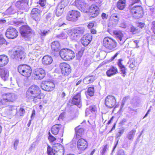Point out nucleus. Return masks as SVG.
<instances>
[{
	"mask_svg": "<svg viewBox=\"0 0 155 155\" xmlns=\"http://www.w3.org/2000/svg\"><path fill=\"white\" fill-rule=\"evenodd\" d=\"M41 91L39 87L35 85L31 86L26 93V98L32 100L35 103L40 101L41 99Z\"/></svg>",
	"mask_w": 155,
	"mask_h": 155,
	"instance_id": "nucleus-1",
	"label": "nucleus"
},
{
	"mask_svg": "<svg viewBox=\"0 0 155 155\" xmlns=\"http://www.w3.org/2000/svg\"><path fill=\"white\" fill-rule=\"evenodd\" d=\"M2 105H7L8 103L14 102L16 99L15 94L12 93H5L2 94Z\"/></svg>",
	"mask_w": 155,
	"mask_h": 155,
	"instance_id": "nucleus-2",
	"label": "nucleus"
},
{
	"mask_svg": "<svg viewBox=\"0 0 155 155\" xmlns=\"http://www.w3.org/2000/svg\"><path fill=\"white\" fill-rule=\"evenodd\" d=\"M59 54L61 58L65 61L70 60L75 57L74 52L72 50L67 48L61 50Z\"/></svg>",
	"mask_w": 155,
	"mask_h": 155,
	"instance_id": "nucleus-3",
	"label": "nucleus"
},
{
	"mask_svg": "<svg viewBox=\"0 0 155 155\" xmlns=\"http://www.w3.org/2000/svg\"><path fill=\"white\" fill-rule=\"evenodd\" d=\"M130 11L133 17L138 19L142 17L143 13L142 7L140 6L130 7Z\"/></svg>",
	"mask_w": 155,
	"mask_h": 155,
	"instance_id": "nucleus-4",
	"label": "nucleus"
},
{
	"mask_svg": "<svg viewBox=\"0 0 155 155\" xmlns=\"http://www.w3.org/2000/svg\"><path fill=\"white\" fill-rule=\"evenodd\" d=\"M18 71L21 75L26 77L30 76L32 72L31 68L26 65H21L18 68Z\"/></svg>",
	"mask_w": 155,
	"mask_h": 155,
	"instance_id": "nucleus-5",
	"label": "nucleus"
},
{
	"mask_svg": "<svg viewBox=\"0 0 155 155\" xmlns=\"http://www.w3.org/2000/svg\"><path fill=\"white\" fill-rule=\"evenodd\" d=\"M103 45L106 48L111 51L116 47V42L110 38L106 37L103 39Z\"/></svg>",
	"mask_w": 155,
	"mask_h": 155,
	"instance_id": "nucleus-6",
	"label": "nucleus"
},
{
	"mask_svg": "<svg viewBox=\"0 0 155 155\" xmlns=\"http://www.w3.org/2000/svg\"><path fill=\"white\" fill-rule=\"evenodd\" d=\"M80 16V13L78 11L73 10L68 12L66 18L68 21H76Z\"/></svg>",
	"mask_w": 155,
	"mask_h": 155,
	"instance_id": "nucleus-7",
	"label": "nucleus"
},
{
	"mask_svg": "<svg viewBox=\"0 0 155 155\" xmlns=\"http://www.w3.org/2000/svg\"><path fill=\"white\" fill-rule=\"evenodd\" d=\"M51 132L54 135L58 134V138L63 136L64 128L61 124H56L53 126L51 128Z\"/></svg>",
	"mask_w": 155,
	"mask_h": 155,
	"instance_id": "nucleus-8",
	"label": "nucleus"
},
{
	"mask_svg": "<svg viewBox=\"0 0 155 155\" xmlns=\"http://www.w3.org/2000/svg\"><path fill=\"white\" fill-rule=\"evenodd\" d=\"M75 5L81 11L87 12L88 10L89 6L88 4L82 2L79 0H76L74 2Z\"/></svg>",
	"mask_w": 155,
	"mask_h": 155,
	"instance_id": "nucleus-9",
	"label": "nucleus"
},
{
	"mask_svg": "<svg viewBox=\"0 0 155 155\" xmlns=\"http://www.w3.org/2000/svg\"><path fill=\"white\" fill-rule=\"evenodd\" d=\"M41 87L43 90L47 91H51L54 89L55 84L52 82L45 81L41 84Z\"/></svg>",
	"mask_w": 155,
	"mask_h": 155,
	"instance_id": "nucleus-10",
	"label": "nucleus"
},
{
	"mask_svg": "<svg viewBox=\"0 0 155 155\" xmlns=\"http://www.w3.org/2000/svg\"><path fill=\"white\" fill-rule=\"evenodd\" d=\"M116 103V99L113 96L109 95L105 98V104L108 108L113 107L115 105Z\"/></svg>",
	"mask_w": 155,
	"mask_h": 155,
	"instance_id": "nucleus-11",
	"label": "nucleus"
},
{
	"mask_svg": "<svg viewBox=\"0 0 155 155\" xmlns=\"http://www.w3.org/2000/svg\"><path fill=\"white\" fill-rule=\"evenodd\" d=\"M33 78L36 80L42 79L45 75V70L42 68H38L35 69L33 73Z\"/></svg>",
	"mask_w": 155,
	"mask_h": 155,
	"instance_id": "nucleus-12",
	"label": "nucleus"
},
{
	"mask_svg": "<svg viewBox=\"0 0 155 155\" xmlns=\"http://www.w3.org/2000/svg\"><path fill=\"white\" fill-rule=\"evenodd\" d=\"M87 141L83 138L78 140L77 142V147L78 150L81 153L84 151L87 147Z\"/></svg>",
	"mask_w": 155,
	"mask_h": 155,
	"instance_id": "nucleus-13",
	"label": "nucleus"
},
{
	"mask_svg": "<svg viewBox=\"0 0 155 155\" xmlns=\"http://www.w3.org/2000/svg\"><path fill=\"white\" fill-rule=\"evenodd\" d=\"M18 35V32L14 28L10 27L8 28L5 32L6 37L9 39H12L16 38Z\"/></svg>",
	"mask_w": 155,
	"mask_h": 155,
	"instance_id": "nucleus-14",
	"label": "nucleus"
},
{
	"mask_svg": "<svg viewBox=\"0 0 155 155\" xmlns=\"http://www.w3.org/2000/svg\"><path fill=\"white\" fill-rule=\"evenodd\" d=\"M60 67L61 69L62 74L64 76H68L71 72V69L70 65L66 63H61L60 64Z\"/></svg>",
	"mask_w": 155,
	"mask_h": 155,
	"instance_id": "nucleus-15",
	"label": "nucleus"
},
{
	"mask_svg": "<svg viewBox=\"0 0 155 155\" xmlns=\"http://www.w3.org/2000/svg\"><path fill=\"white\" fill-rule=\"evenodd\" d=\"M20 32L23 37L27 38L31 33V29L28 25H23L20 27Z\"/></svg>",
	"mask_w": 155,
	"mask_h": 155,
	"instance_id": "nucleus-16",
	"label": "nucleus"
},
{
	"mask_svg": "<svg viewBox=\"0 0 155 155\" xmlns=\"http://www.w3.org/2000/svg\"><path fill=\"white\" fill-rule=\"evenodd\" d=\"M14 58L18 60L21 61L26 56L25 53L21 49H18L16 50L13 53Z\"/></svg>",
	"mask_w": 155,
	"mask_h": 155,
	"instance_id": "nucleus-17",
	"label": "nucleus"
},
{
	"mask_svg": "<svg viewBox=\"0 0 155 155\" xmlns=\"http://www.w3.org/2000/svg\"><path fill=\"white\" fill-rule=\"evenodd\" d=\"M89 12L93 18L96 17L99 12V9L98 7L95 5H92L89 8Z\"/></svg>",
	"mask_w": 155,
	"mask_h": 155,
	"instance_id": "nucleus-18",
	"label": "nucleus"
},
{
	"mask_svg": "<svg viewBox=\"0 0 155 155\" xmlns=\"http://www.w3.org/2000/svg\"><path fill=\"white\" fill-rule=\"evenodd\" d=\"M91 34H87L83 36L81 39L82 44L84 46H87L92 40Z\"/></svg>",
	"mask_w": 155,
	"mask_h": 155,
	"instance_id": "nucleus-19",
	"label": "nucleus"
},
{
	"mask_svg": "<svg viewBox=\"0 0 155 155\" xmlns=\"http://www.w3.org/2000/svg\"><path fill=\"white\" fill-rule=\"evenodd\" d=\"M113 33L118 40V41L119 42L120 44H122L124 42L125 40L124 38V35L121 31L119 30H114L113 31Z\"/></svg>",
	"mask_w": 155,
	"mask_h": 155,
	"instance_id": "nucleus-20",
	"label": "nucleus"
},
{
	"mask_svg": "<svg viewBox=\"0 0 155 155\" xmlns=\"http://www.w3.org/2000/svg\"><path fill=\"white\" fill-rule=\"evenodd\" d=\"M41 12L37 8H34L31 11V15L32 17L36 21L40 20V14Z\"/></svg>",
	"mask_w": 155,
	"mask_h": 155,
	"instance_id": "nucleus-21",
	"label": "nucleus"
},
{
	"mask_svg": "<svg viewBox=\"0 0 155 155\" xmlns=\"http://www.w3.org/2000/svg\"><path fill=\"white\" fill-rule=\"evenodd\" d=\"M97 111V108L94 105L91 106L87 108L86 110L85 114L86 116H88L91 113H92L94 114V117L96 116V113Z\"/></svg>",
	"mask_w": 155,
	"mask_h": 155,
	"instance_id": "nucleus-22",
	"label": "nucleus"
},
{
	"mask_svg": "<svg viewBox=\"0 0 155 155\" xmlns=\"http://www.w3.org/2000/svg\"><path fill=\"white\" fill-rule=\"evenodd\" d=\"M0 76L4 81L7 80L8 77V71L4 68H0Z\"/></svg>",
	"mask_w": 155,
	"mask_h": 155,
	"instance_id": "nucleus-23",
	"label": "nucleus"
},
{
	"mask_svg": "<svg viewBox=\"0 0 155 155\" xmlns=\"http://www.w3.org/2000/svg\"><path fill=\"white\" fill-rule=\"evenodd\" d=\"M81 93H79L73 97L72 100V103L77 106H79L81 104Z\"/></svg>",
	"mask_w": 155,
	"mask_h": 155,
	"instance_id": "nucleus-24",
	"label": "nucleus"
},
{
	"mask_svg": "<svg viewBox=\"0 0 155 155\" xmlns=\"http://www.w3.org/2000/svg\"><path fill=\"white\" fill-rule=\"evenodd\" d=\"M42 63L45 65L50 64L53 61L52 58L50 56L47 55L44 56L42 59Z\"/></svg>",
	"mask_w": 155,
	"mask_h": 155,
	"instance_id": "nucleus-25",
	"label": "nucleus"
},
{
	"mask_svg": "<svg viewBox=\"0 0 155 155\" xmlns=\"http://www.w3.org/2000/svg\"><path fill=\"white\" fill-rule=\"evenodd\" d=\"M118 72V70L117 68L114 66H112L107 71L106 74L108 77H111L114 75Z\"/></svg>",
	"mask_w": 155,
	"mask_h": 155,
	"instance_id": "nucleus-26",
	"label": "nucleus"
},
{
	"mask_svg": "<svg viewBox=\"0 0 155 155\" xmlns=\"http://www.w3.org/2000/svg\"><path fill=\"white\" fill-rule=\"evenodd\" d=\"M8 61L9 58L6 55H0V67L5 65L8 63Z\"/></svg>",
	"mask_w": 155,
	"mask_h": 155,
	"instance_id": "nucleus-27",
	"label": "nucleus"
},
{
	"mask_svg": "<svg viewBox=\"0 0 155 155\" xmlns=\"http://www.w3.org/2000/svg\"><path fill=\"white\" fill-rule=\"evenodd\" d=\"M122 59H118L117 64L119 67L121 73L123 74V76L124 77L126 74V69L124 66L122 64Z\"/></svg>",
	"mask_w": 155,
	"mask_h": 155,
	"instance_id": "nucleus-28",
	"label": "nucleus"
},
{
	"mask_svg": "<svg viewBox=\"0 0 155 155\" xmlns=\"http://www.w3.org/2000/svg\"><path fill=\"white\" fill-rule=\"evenodd\" d=\"M68 34L70 38L73 40H76L79 38V35H78L74 29L69 30Z\"/></svg>",
	"mask_w": 155,
	"mask_h": 155,
	"instance_id": "nucleus-29",
	"label": "nucleus"
},
{
	"mask_svg": "<svg viewBox=\"0 0 155 155\" xmlns=\"http://www.w3.org/2000/svg\"><path fill=\"white\" fill-rule=\"evenodd\" d=\"M52 49L55 51H58L61 48L59 42L57 41L53 42L51 44Z\"/></svg>",
	"mask_w": 155,
	"mask_h": 155,
	"instance_id": "nucleus-30",
	"label": "nucleus"
},
{
	"mask_svg": "<svg viewBox=\"0 0 155 155\" xmlns=\"http://www.w3.org/2000/svg\"><path fill=\"white\" fill-rule=\"evenodd\" d=\"M95 79V77L94 76H88L84 79L83 81L84 84H88L93 82Z\"/></svg>",
	"mask_w": 155,
	"mask_h": 155,
	"instance_id": "nucleus-31",
	"label": "nucleus"
},
{
	"mask_svg": "<svg viewBox=\"0 0 155 155\" xmlns=\"http://www.w3.org/2000/svg\"><path fill=\"white\" fill-rule=\"evenodd\" d=\"M26 3L25 0H21L17 2L15 5L17 7L22 9L25 8Z\"/></svg>",
	"mask_w": 155,
	"mask_h": 155,
	"instance_id": "nucleus-32",
	"label": "nucleus"
},
{
	"mask_svg": "<svg viewBox=\"0 0 155 155\" xmlns=\"http://www.w3.org/2000/svg\"><path fill=\"white\" fill-rule=\"evenodd\" d=\"M125 6L126 0H119L117 2V8L120 10L124 9Z\"/></svg>",
	"mask_w": 155,
	"mask_h": 155,
	"instance_id": "nucleus-33",
	"label": "nucleus"
},
{
	"mask_svg": "<svg viewBox=\"0 0 155 155\" xmlns=\"http://www.w3.org/2000/svg\"><path fill=\"white\" fill-rule=\"evenodd\" d=\"M76 137L79 138L81 137L83 133L84 130L82 128H79L78 127H76L75 129Z\"/></svg>",
	"mask_w": 155,
	"mask_h": 155,
	"instance_id": "nucleus-34",
	"label": "nucleus"
},
{
	"mask_svg": "<svg viewBox=\"0 0 155 155\" xmlns=\"http://www.w3.org/2000/svg\"><path fill=\"white\" fill-rule=\"evenodd\" d=\"M64 8L60 5H58L56 7L55 13L56 15L58 17L61 16L63 12Z\"/></svg>",
	"mask_w": 155,
	"mask_h": 155,
	"instance_id": "nucleus-35",
	"label": "nucleus"
},
{
	"mask_svg": "<svg viewBox=\"0 0 155 155\" xmlns=\"http://www.w3.org/2000/svg\"><path fill=\"white\" fill-rule=\"evenodd\" d=\"M136 133V130L133 129L128 133L127 134V137L129 140H132L134 138Z\"/></svg>",
	"mask_w": 155,
	"mask_h": 155,
	"instance_id": "nucleus-36",
	"label": "nucleus"
},
{
	"mask_svg": "<svg viewBox=\"0 0 155 155\" xmlns=\"http://www.w3.org/2000/svg\"><path fill=\"white\" fill-rule=\"evenodd\" d=\"M78 35H79V37L84 34L85 29L83 27H79L74 29Z\"/></svg>",
	"mask_w": 155,
	"mask_h": 155,
	"instance_id": "nucleus-37",
	"label": "nucleus"
},
{
	"mask_svg": "<svg viewBox=\"0 0 155 155\" xmlns=\"http://www.w3.org/2000/svg\"><path fill=\"white\" fill-rule=\"evenodd\" d=\"M128 63L129 64V68L131 69H133L136 67L137 63L136 62L134 59L132 58L130 60ZM134 69H133V70Z\"/></svg>",
	"mask_w": 155,
	"mask_h": 155,
	"instance_id": "nucleus-38",
	"label": "nucleus"
},
{
	"mask_svg": "<svg viewBox=\"0 0 155 155\" xmlns=\"http://www.w3.org/2000/svg\"><path fill=\"white\" fill-rule=\"evenodd\" d=\"M16 12V11L15 10L13 9L12 7H10L6 11L5 14L6 15H8L14 14Z\"/></svg>",
	"mask_w": 155,
	"mask_h": 155,
	"instance_id": "nucleus-39",
	"label": "nucleus"
},
{
	"mask_svg": "<svg viewBox=\"0 0 155 155\" xmlns=\"http://www.w3.org/2000/svg\"><path fill=\"white\" fill-rule=\"evenodd\" d=\"M140 31V30L138 28H135L133 25H131L130 28V32L134 34L138 33Z\"/></svg>",
	"mask_w": 155,
	"mask_h": 155,
	"instance_id": "nucleus-40",
	"label": "nucleus"
},
{
	"mask_svg": "<svg viewBox=\"0 0 155 155\" xmlns=\"http://www.w3.org/2000/svg\"><path fill=\"white\" fill-rule=\"evenodd\" d=\"M94 93V89L93 87H90L88 88L86 95H88L90 96H93Z\"/></svg>",
	"mask_w": 155,
	"mask_h": 155,
	"instance_id": "nucleus-41",
	"label": "nucleus"
},
{
	"mask_svg": "<svg viewBox=\"0 0 155 155\" xmlns=\"http://www.w3.org/2000/svg\"><path fill=\"white\" fill-rule=\"evenodd\" d=\"M45 17L47 20L51 21L53 20L54 17V15L51 13H48L45 15Z\"/></svg>",
	"mask_w": 155,
	"mask_h": 155,
	"instance_id": "nucleus-42",
	"label": "nucleus"
},
{
	"mask_svg": "<svg viewBox=\"0 0 155 155\" xmlns=\"http://www.w3.org/2000/svg\"><path fill=\"white\" fill-rule=\"evenodd\" d=\"M41 49V48L38 45H36V46H35V48L33 49V52H37V54L39 55L41 54V52H40Z\"/></svg>",
	"mask_w": 155,
	"mask_h": 155,
	"instance_id": "nucleus-43",
	"label": "nucleus"
},
{
	"mask_svg": "<svg viewBox=\"0 0 155 155\" xmlns=\"http://www.w3.org/2000/svg\"><path fill=\"white\" fill-rule=\"evenodd\" d=\"M17 83L19 87H21L24 84V81L22 78L18 77L16 79Z\"/></svg>",
	"mask_w": 155,
	"mask_h": 155,
	"instance_id": "nucleus-44",
	"label": "nucleus"
},
{
	"mask_svg": "<svg viewBox=\"0 0 155 155\" xmlns=\"http://www.w3.org/2000/svg\"><path fill=\"white\" fill-rule=\"evenodd\" d=\"M108 148L109 146L107 145H106L104 146L102 150L100 151V155H105V153L107 150H108Z\"/></svg>",
	"mask_w": 155,
	"mask_h": 155,
	"instance_id": "nucleus-45",
	"label": "nucleus"
},
{
	"mask_svg": "<svg viewBox=\"0 0 155 155\" xmlns=\"http://www.w3.org/2000/svg\"><path fill=\"white\" fill-rule=\"evenodd\" d=\"M68 0H63L58 5H60L61 6H62L63 8H64L68 4Z\"/></svg>",
	"mask_w": 155,
	"mask_h": 155,
	"instance_id": "nucleus-46",
	"label": "nucleus"
},
{
	"mask_svg": "<svg viewBox=\"0 0 155 155\" xmlns=\"http://www.w3.org/2000/svg\"><path fill=\"white\" fill-rule=\"evenodd\" d=\"M56 37L60 39H64L66 38L67 35L61 32L60 34L57 35Z\"/></svg>",
	"mask_w": 155,
	"mask_h": 155,
	"instance_id": "nucleus-47",
	"label": "nucleus"
},
{
	"mask_svg": "<svg viewBox=\"0 0 155 155\" xmlns=\"http://www.w3.org/2000/svg\"><path fill=\"white\" fill-rule=\"evenodd\" d=\"M49 33V30H40L39 34L41 35L45 36L48 35Z\"/></svg>",
	"mask_w": 155,
	"mask_h": 155,
	"instance_id": "nucleus-48",
	"label": "nucleus"
},
{
	"mask_svg": "<svg viewBox=\"0 0 155 155\" xmlns=\"http://www.w3.org/2000/svg\"><path fill=\"white\" fill-rule=\"evenodd\" d=\"M5 44L7 45L8 43L2 36H0V45H2Z\"/></svg>",
	"mask_w": 155,
	"mask_h": 155,
	"instance_id": "nucleus-49",
	"label": "nucleus"
},
{
	"mask_svg": "<svg viewBox=\"0 0 155 155\" xmlns=\"http://www.w3.org/2000/svg\"><path fill=\"white\" fill-rule=\"evenodd\" d=\"M8 109L10 112H11V111L15 110L16 109V107L15 106L11 105L8 106Z\"/></svg>",
	"mask_w": 155,
	"mask_h": 155,
	"instance_id": "nucleus-50",
	"label": "nucleus"
},
{
	"mask_svg": "<svg viewBox=\"0 0 155 155\" xmlns=\"http://www.w3.org/2000/svg\"><path fill=\"white\" fill-rule=\"evenodd\" d=\"M49 134L48 139L51 142H53L56 140V138L53 136L50 132L49 133Z\"/></svg>",
	"mask_w": 155,
	"mask_h": 155,
	"instance_id": "nucleus-51",
	"label": "nucleus"
},
{
	"mask_svg": "<svg viewBox=\"0 0 155 155\" xmlns=\"http://www.w3.org/2000/svg\"><path fill=\"white\" fill-rule=\"evenodd\" d=\"M19 143V140L18 139L15 140L14 143V148L16 150L17 148L18 144Z\"/></svg>",
	"mask_w": 155,
	"mask_h": 155,
	"instance_id": "nucleus-52",
	"label": "nucleus"
},
{
	"mask_svg": "<svg viewBox=\"0 0 155 155\" xmlns=\"http://www.w3.org/2000/svg\"><path fill=\"white\" fill-rule=\"evenodd\" d=\"M152 26L151 28V30L155 34V21H153L152 22Z\"/></svg>",
	"mask_w": 155,
	"mask_h": 155,
	"instance_id": "nucleus-53",
	"label": "nucleus"
},
{
	"mask_svg": "<svg viewBox=\"0 0 155 155\" xmlns=\"http://www.w3.org/2000/svg\"><path fill=\"white\" fill-rule=\"evenodd\" d=\"M117 155H126V154L123 150H120L118 151Z\"/></svg>",
	"mask_w": 155,
	"mask_h": 155,
	"instance_id": "nucleus-54",
	"label": "nucleus"
},
{
	"mask_svg": "<svg viewBox=\"0 0 155 155\" xmlns=\"http://www.w3.org/2000/svg\"><path fill=\"white\" fill-rule=\"evenodd\" d=\"M120 27L124 28H126L127 27V25L125 22H123L120 24Z\"/></svg>",
	"mask_w": 155,
	"mask_h": 155,
	"instance_id": "nucleus-55",
	"label": "nucleus"
},
{
	"mask_svg": "<svg viewBox=\"0 0 155 155\" xmlns=\"http://www.w3.org/2000/svg\"><path fill=\"white\" fill-rule=\"evenodd\" d=\"M25 110L23 108H21L20 110V116H23L25 113Z\"/></svg>",
	"mask_w": 155,
	"mask_h": 155,
	"instance_id": "nucleus-56",
	"label": "nucleus"
},
{
	"mask_svg": "<svg viewBox=\"0 0 155 155\" xmlns=\"http://www.w3.org/2000/svg\"><path fill=\"white\" fill-rule=\"evenodd\" d=\"M108 16L105 13H103L101 15V17L103 19H107V18Z\"/></svg>",
	"mask_w": 155,
	"mask_h": 155,
	"instance_id": "nucleus-57",
	"label": "nucleus"
},
{
	"mask_svg": "<svg viewBox=\"0 0 155 155\" xmlns=\"http://www.w3.org/2000/svg\"><path fill=\"white\" fill-rule=\"evenodd\" d=\"M39 3L41 6L42 7H44L46 4V2L45 1H39Z\"/></svg>",
	"mask_w": 155,
	"mask_h": 155,
	"instance_id": "nucleus-58",
	"label": "nucleus"
},
{
	"mask_svg": "<svg viewBox=\"0 0 155 155\" xmlns=\"http://www.w3.org/2000/svg\"><path fill=\"white\" fill-rule=\"evenodd\" d=\"M64 113H61L59 116V119H63L64 117Z\"/></svg>",
	"mask_w": 155,
	"mask_h": 155,
	"instance_id": "nucleus-59",
	"label": "nucleus"
},
{
	"mask_svg": "<svg viewBox=\"0 0 155 155\" xmlns=\"http://www.w3.org/2000/svg\"><path fill=\"white\" fill-rule=\"evenodd\" d=\"M130 97L129 96H127L124 97L123 100L122 101L125 103V102Z\"/></svg>",
	"mask_w": 155,
	"mask_h": 155,
	"instance_id": "nucleus-60",
	"label": "nucleus"
},
{
	"mask_svg": "<svg viewBox=\"0 0 155 155\" xmlns=\"http://www.w3.org/2000/svg\"><path fill=\"white\" fill-rule=\"evenodd\" d=\"M144 25V24L141 23L140 22L138 26L141 28H143Z\"/></svg>",
	"mask_w": 155,
	"mask_h": 155,
	"instance_id": "nucleus-61",
	"label": "nucleus"
},
{
	"mask_svg": "<svg viewBox=\"0 0 155 155\" xmlns=\"http://www.w3.org/2000/svg\"><path fill=\"white\" fill-rule=\"evenodd\" d=\"M94 25V24L93 23H90L87 25V27L89 28H92Z\"/></svg>",
	"mask_w": 155,
	"mask_h": 155,
	"instance_id": "nucleus-62",
	"label": "nucleus"
},
{
	"mask_svg": "<svg viewBox=\"0 0 155 155\" xmlns=\"http://www.w3.org/2000/svg\"><path fill=\"white\" fill-rule=\"evenodd\" d=\"M119 53L118 52H117L111 58V61L114 60L115 58H116L118 54Z\"/></svg>",
	"mask_w": 155,
	"mask_h": 155,
	"instance_id": "nucleus-63",
	"label": "nucleus"
},
{
	"mask_svg": "<svg viewBox=\"0 0 155 155\" xmlns=\"http://www.w3.org/2000/svg\"><path fill=\"white\" fill-rule=\"evenodd\" d=\"M6 22V20H5L0 19V24L2 25Z\"/></svg>",
	"mask_w": 155,
	"mask_h": 155,
	"instance_id": "nucleus-64",
	"label": "nucleus"
}]
</instances>
